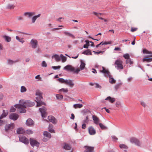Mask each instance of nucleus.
<instances>
[{"mask_svg":"<svg viewBox=\"0 0 152 152\" xmlns=\"http://www.w3.org/2000/svg\"><path fill=\"white\" fill-rule=\"evenodd\" d=\"M63 33L66 35L68 36L69 37H71L73 39L75 38V36L69 32H68L66 31H65L63 32Z\"/></svg>","mask_w":152,"mask_h":152,"instance_id":"nucleus-24","label":"nucleus"},{"mask_svg":"<svg viewBox=\"0 0 152 152\" xmlns=\"http://www.w3.org/2000/svg\"><path fill=\"white\" fill-rule=\"evenodd\" d=\"M60 58H61L62 61L63 62H65L66 60V57L64 56L62 54L60 55Z\"/></svg>","mask_w":152,"mask_h":152,"instance_id":"nucleus-38","label":"nucleus"},{"mask_svg":"<svg viewBox=\"0 0 152 152\" xmlns=\"http://www.w3.org/2000/svg\"><path fill=\"white\" fill-rule=\"evenodd\" d=\"M8 64L10 65H12L13 64L15 63L18 61H13L12 60L8 59L7 60Z\"/></svg>","mask_w":152,"mask_h":152,"instance_id":"nucleus-41","label":"nucleus"},{"mask_svg":"<svg viewBox=\"0 0 152 152\" xmlns=\"http://www.w3.org/2000/svg\"><path fill=\"white\" fill-rule=\"evenodd\" d=\"M26 133L28 134H32L33 133V132L31 130H28L26 132Z\"/></svg>","mask_w":152,"mask_h":152,"instance_id":"nucleus-51","label":"nucleus"},{"mask_svg":"<svg viewBox=\"0 0 152 152\" xmlns=\"http://www.w3.org/2000/svg\"><path fill=\"white\" fill-rule=\"evenodd\" d=\"M48 119L49 121L54 124H56V121L55 118L51 115L48 116Z\"/></svg>","mask_w":152,"mask_h":152,"instance_id":"nucleus-17","label":"nucleus"},{"mask_svg":"<svg viewBox=\"0 0 152 152\" xmlns=\"http://www.w3.org/2000/svg\"><path fill=\"white\" fill-rule=\"evenodd\" d=\"M16 110V109L13 107H11L10 109V112H14Z\"/></svg>","mask_w":152,"mask_h":152,"instance_id":"nucleus-60","label":"nucleus"},{"mask_svg":"<svg viewBox=\"0 0 152 152\" xmlns=\"http://www.w3.org/2000/svg\"><path fill=\"white\" fill-rule=\"evenodd\" d=\"M140 104L144 107H146L147 106L146 104L144 102H142V101L141 102H140Z\"/></svg>","mask_w":152,"mask_h":152,"instance_id":"nucleus-56","label":"nucleus"},{"mask_svg":"<svg viewBox=\"0 0 152 152\" xmlns=\"http://www.w3.org/2000/svg\"><path fill=\"white\" fill-rule=\"evenodd\" d=\"M143 53L144 54H149L152 55V52H151L145 49H144L143 50Z\"/></svg>","mask_w":152,"mask_h":152,"instance_id":"nucleus-40","label":"nucleus"},{"mask_svg":"<svg viewBox=\"0 0 152 152\" xmlns=\"http://www.w3.org/2000/svg\"><path fill=\"white\" fill-rule=\"evenodd\" d=\"M114 50L116 51H121V49L120 48L115 47L114 49Z\"/></svg>","mask_w":152,"mask_h":152,"instance_id":"nucleus-61","label":"nucleus"},{"mask_svg":"<svg viewBox=\"0 0 152 152\" xmlns=\"http://www.w3.org/2000/svg\"><path fill=\"white\" fill-rule=\"evenodd\" d=\"M152 57V55H148L145 56L143 59V61H147V62H151L152 61V58H149Z\"/></svg>","mask_w":152,"mask_h":152,"instance_id":"nucleus-16","label":"nucleus"},{"mask_svg":"<svg viewBox=\"0 0 152 152\" xmlns=\"http://www.w3.org/2000/svg\"><path fill=\"white\" fill-rule=\"evenodd\" d=\"M52 68L54 69H60V68H61V66H53L52 67Z\"/></svg>","mask_w":152,"mask_h":152,"instance_id":"nucleus-58","label":"nucleus"},{"mask_svg":"<svg viewBox=\"0 0 152 152\" xmlns=\"http://www.w3.org/2000/svg\"><path fill=\"white\" fill-rule=\"evenodd\" d=\"M8 114V112L7 111L5 112L4 110H3V113L1 115L0 117V119H1L7 116Z\"/></svg>","mask_w":152,"mask_h":152,"instance_id":"nucleus-27","label":"nucleus"},{"mask_svg":"<svg viewBox=\"0 0 152 152\" xmlns=\"http://www.w3.org/2000/svg\"><path fill=\"white\" fill-rule=\"evenodd\" d=\"M99 126L101 129H106V127L102 123L99 124Z\"/></svg>","mask_w":152,"mask_h":152,"instance_id":"nucleus-52","label":"nucleus"},{"mask_svg":"<svg viewBox=\"0 0 152 152\" xmlns=\"http://www.w3.org/2000/svg\"><path fill=\"white\" fill-rule=\"evenodd\" d=\"M106 100H108L109 102L111 103H113L115 101V99L114 98H112L110 96H108L105 99Z\"/></svg>","mask_w":152,"mask_h":152,"instance_id":"nucleus-23","label":"nucleus"},{"mask_svg":"<svg viewBox=\"0 0 152 152\" xmlns=\"http://www.w3.org/2000/svg\"><path fill=\"white\" fill-rule=\"evenodd\" d=\"M63 147L64 149L67 150H70L71 148L70 145L67 143H64V145Z\"/></svg>","mask_w":152,"mask_h":152,"instance_id":"nucleus-25","label":"nucleus"},{"mask_svg":"<svg viewBox=\"0 0 152 152\" xmlns=\"http://www.w3.org/2000/svg\"><path fill=\"white\" fill-rule=\"evenodd\" d=\"M19 140L20 141L23 142L25 144L29 143V140L26 137L23 135H20L19 136Z\"/></svg>","mask_w":152,"mask_h":152,"instance_id":"nucleus-6","label":"nucleus"},{"mask_svg":"<svg viewBox=\"0 0 152 152\" xmlns=\"http://www.w3.org/2000/svg\"><path fill=\"white\" fill-rule=\"evenodd\" d=\"M58 80L61 83H65V81L66 80H65L63 78H59L58 79Z\"/></svg>","mask_w":152,"mask_h":152,"instance_id":"nucleus-46","label":"nucleus"},{"mask_svg":"<svg viewBox=\"0 0 152 152\" xmlns=\"http://www.w3.org/2000/svg\"><path fill=\"white\" fill-rule=\"evenodd\" d=\"M56 97L57 99L59 100H61L63 98V96L59 94H56Z\"/></svg>","mask_w":152,"mask_h":152,"instance_id":"nucleus-39","label":"nucleus"},{"mask_svg":"<svg viewBox=\"0 0 152 152\" xmlns=\"http://www.w3.org/2000/svg\"><path fill=\"white\" fill-rule=\"evenodd\" d=\"M64 69L68 71H70L77 73H78L80 70L79 68L76 69L70 65H68L64 67Z\"/></svg>","mask_w":152,"mask_h":152,"instance_id":"nucleus-3","label":"nucleus"},{"mask_svg":"<svg viewBox=\"0 0 152 152\" xmlns=\"http://www.w3.org/2000/svg\"><path fill=\"white\" fill-rule=\"evenodd\" d=\"M123 57L126 59H129V55L128 54H126L123 55Z\"/></svg>","mask_w":152,"mask_h":152,"instance_id":"nucleus-49","label":"nucleus"},{"mask_svg":"<svg viewBox=\"0 0 152 152\" xmlns=\"http://www.w3.org/2000/svg\"><path fill=\"white\" fill-rule=\"evenodd\" d=\"M30 44L32 48L35 49L38 45V42L36 39H32L30 41Z\"/></svg>","mask_w":152,"mask_h":152,"instance_id":"nucleus-11","label":"nucleus"},{"mask_svg":"<svg viewBox=\"0 0 152 152\" xmlns=\"http://www.w3.org/2000/svg\"><path fill=\"white\" fill-rule=\"evenodd\" d=\"M126 64H133V62L132 61L130 58L127 59L126 61Z\"/></svg>","mask_w":152,"mask_h":152,"instance_id":"nucleus-50","label":"nucleus"},{"mask_svg":"<svg viewBox=\"0 0 152 152\" xmlns=\"http://www.w3.org/2000/svg\"><path fill=\"white\" fill-rule=\"evenodd\" d=\"M44 135L46 137H47L49 138H50L51 137V134L47 131H45L44 132Z\"/></svg>","mask_w":152,"mask_h":152,"instance_id":"nucleus-36","label":"nucleus"},{"mask_svg":"<svg viewBox=\"0 0 152 152\" xmlns=\"http://www.w3.org/2000/svg\"><path fill=\"white\" fill-rule=\"evenodd\" d=\"M47 66V64L45 61H42L41 64V66L42 67H46Z\"/></svg>","mask_w":152,"mask_h":152,"instance_id":"nucleus-45","label":"nucleus"},{"mask_svg":"<svg viewBox=\"0 0 152 152\" xmlns=\"http://www.w3.org/2000/svg\"><path fill=\"white\" fill-rule=\"evenodd\" d=\"M41 15L40 14H39L38 15L36 16H34L32 18V22L33 23L35 22V21L39 17H40Z\"/></svg>","mask_w":152,"mask_h":152,"instance_id":"nucleus-31","label":"nucleus"},{"mask_svg":"<svg viewBox=\"0 0 152 152\" xmlns=\"http://www.w3.org/2000/svg\"><path fill=\"white\" fill-rule=\"evenodd\" d=\"M80 62L81 64L80 66V68H79L80 69V70H82L84 69L86 65L85 63H84L83 61L81 60L80 61Z\"/></svg>","mask_w":152,"mask_h":152,"instance_id":"nucleus-29","label":"nucleus"},{"mask_svg":"<svg viewBox=\"0 0 152 152\" xmlns=\"http://www.w3.org/2000/svg\"><path fill=\"white\" fill-rule=\"evenodd\" d=\"M121 103L119 102H117L115 103V105L117 107H119L121 106Z\"/></svg>","mask_w":152,"mask_h":152,"instance_id":"nucleus-55","label":"nucleus"},{"mask_svg":"<svg viewBox=\"0 0 152 152\" xmlns=\"http://www.w3.org/2000/svg\"><path fill=\"white\" fill-rule=\"evenodd\" d=\"M42 93L39 90H37L36 91V95L38 96H42Z\"/></svg>","mask_w":152,"mask_h":152,"instance_id":"nucleus-37","label":"nucleus"},{"mask_svg":"<svg viewBox=\"0 0 152 152\" xmlns=\"http://www.w3.org/2000/svg\"><path fill=\"white\" fill-rule=\"evenodd\" d=\"M96 68H97L99 69L100 72L103 73L104 74V76L105 77H109V82L112 84L115 83L116 81L110 75V72L109 71L103 66H102L97 64H96L95 66Z\"/></svg>","mask_w":152,"mask_h":152,"instance_id":"nucleus-2","label":"nucleus"},{"mask_svg":"<svg viewBox=\"0 0 152 152\" xmlns=\"http://www.w3.org/2000/svg\"><path fill=\"white\" fill-rule=\"evenodd\" d=\"M122 64L123 62L121 60H117L115 62V67L118 69H122L124 68Z\"/></svg>","mask_w":152,"mask_h":152,"instance_id":"nucleus-4","label":"nucleus"},{"mask_svg":"<svg viewBox=\"0 0 152 152\" xmlns=\"http://www.w3.org/2000/svg\"><path fill=\"white\" fill-rule=\"evenodd\" d=\"M82 127L83 129H85V128H86V124H83L82 125Z\"/></svg>","mask_w":152,"mask_h":152,"instance_id":"nucleus-64","label":"nucleus"},{"mask_svg":"<svg viewBox=\"0 0 152 152\" xmlns=\"http://www.w3.org/2000/svg\"><path fill=\"white\" fill-rule=\"evenodd\" d=\"M34 12H26L24 14V15L28 18H30L35 15Z\"/></svg>","mask_w":152,"mask_h":152,"instance_id":"nucleus-15","label":"nucleus"},{"mask_svg":"<svg viewBox=\"0 0 152 152\" xmlns=\"http://www.w3.org/2000/svg\"><path fill=\"white\" fill-rule=\"evenodd\" d=\"M65 84L71 88H72L74 86V83L73 82V81L72 80H66L65 81Z\"/></svg>","mask_w":152,"mask_h":152,"instance_id":"nucleus-13","label":"nucleus"},{"mask_svg":"<svg viewBox=\"0 0 152 152\" xmlns=\"http://www.w3.org/2000/svg\"><path fill=\"white\" fill-rule=\"evenodd\" d=\"M122 83H118V84H116L115 85V90L116 91H117V90L119 89V88L121 86V85H122Z\"/></svg>","mask_w":152,"mask_h":152,"instance_id":"nucleus-42","label":"nucleus"},{"mask_svg":"<svg viewBox=\"0 0 152 152\" xmlns=\"http://www.w3.org/2000/svg\"><path fill=\"white\" fill-rule=\"evenodd\" d=\"M73 106L75 108L77 109V108H80L82 107L83 105L82 104H74Z\"/></svg>","mask_w":152,"mask_h":152,"instance_id":"nucleus-35","label":"nucleus"},{"mask_svg":"<svg viewBox=\"0 0 152 152\" xmlns=\"http://www.w3.org/2000/svg\"><path fill=\"white\" fill-rule=\"evenodd\" d=\"M26 88L24 86H22L21 87L20 91L21 92H24L26 91Z\"/></svg>","mask_w":152,"mask_h":152,"instance_id":"nucleus-43","label":"nucleus"},{"mask_svg":"<svg viewBox=\"0 0 152 152\" xmlns=\"http://www.w3.org/2000/svg\"><path fill=\"white\" fill-rule=\"evenodd\" d=\"M104 52V51H100L99 52H96L95 51H93V52L95 54H96L97 55H98L100 53L103 54Z\"/></svg>","mask_w":152,"mask_h":152,"instance_id":"nucleus-57","label":"nucleus"},{"mask_svg":"<svg viewBox=\"0 0 152 152\" xmlns=\"http://www.w3.org/2000/svg\"><path fill=\"white\" fill-rule=\"evenodd\" d=\"M82 53L87 55H92V53L91 52V50L89 49H88L84 51Z\"/></svg>","mask_w":152,"mask_h":152,"instance_id":"nucleus-30","label":"nucleus"},{"mask_svg":"<svg viewBox=\"0 0 152 152\" xmlns=\"http://www.w3.org/2000/svg\"><path fill=\"white\" fill-rule=\"evenodd\" d=\"M52 58H54L55 60L57 61H59L60 60V57L59 55L56 54L52 56Z\"/></svg>","mask_w":152,"mask_h":152,"instance_id":"nucleus-32","label":"nucleus"},{"mask_svg":"<svg viewBox=\"0 0 152 152\" xmlns=\"http://www.w3.org/2000/svg\"><path fill=\"white\" fill-rule=\"evenodd\" d=\"M39 110L41 113L42 118H46L47 115L46 112V108L45 107H43L42 108H39Z\"/></svg>","mask_w":152,"mask_h":152,"instance_id":"nucleus-9","label":"nucleus"},{"mask_svg":"<svg viewBox=\"0 0 152 152\" xmlns=\"http://www.w3.org/2000/svg\"><path fill=\"white\" fill-rule=\"evenodd\" d=\"M14 127V124L11 123L10 124H8L5 126V130L7 132H9L10 131L12 130Z\"/></svg>","mask_w":152,"mask_h":152,"instance_id":"nucleus-7","label":"nucleus"},{"mask_svg":"<svg viewBox=\"0 0 152 152\" xmlns=\"http://www.w3.org/2000/svg\"><path fill=\"white\" fill-rule=\"evenodd\" d=\"M93 13L96 16H97L99 19H101V20H103L104 18L100 17V16L102 14L101 13H98L96 12H93Z\"/></svg>","mask_w":152,"mask_h":152,"instance_id":"nucleus-33","label":"nucleus"},{"mask_svg":"<svg viewBox=\"0 0 152 152\" xmlns=\"http://www.w3.org/2000/svg\"><path fill=\"white\" fill-rule=\"evenodd\" d=\"M112 43V42L111 41H110L108 42H101L99 44L97 45L96 46V47L97 48L99 47H100L102 45H107V44H111Z\"/></svg>","mask_w":152,"mask_h":152,"instance_id":"nucleus-18","label":"nucleus"},{"mask_svg":"<svg viewBox=\"0 0 152 152\" xmlns=\"http://www.w3.org/2000/svg\"><path fill=\"white\" fill-rule=\"evenodd\" d=\"M53 125L51 124H50L49 126V131L51 133H54V130L53 129Z\"/></svg>","mask_w":152,"mask_h":152,"instance_id":"nucleus-34","label":"nucleus"},{"mask_svg":"<svg viewBox=\"0 0 152 152\" xmlns=\"http://www.w3.org/2000/svg\"><path fill=\"white\" fill-rule=\"evenodd\" d=\"M19 102V104H15V107L19 109L20 112L21 113H23L26 112V107H31L35 104L34 102H32L29 100L26 101L23 99L20 100Z\"/></svg>","mask_w":152,"mask_h":152,"instance_id":"nucleus-1","label":"nucleus"},{"mask_svg":"<svg viewBox=\"0 0 152 152\" xmlns=\"http://www.w3.org/2000/svg\"><path fill=\"white\" fill-rule=\"evenodd\" d=\"M17 133L18 134H23L25 133L24 129L21 128H18L17 130Z\"/></svg>","mask_w":152,"mask_h":152,"instance_id":"nucleus-28","label":"nucleus"},{"mask_svg":"<svg viewBox=\"0 0 152 152\" xmlns=\"http://www.w3.org/2000/svg\"><path fill=\"white\" fill-rule=\"evenodd\" d=\"M85 42L86 43V44L87 45V46L88 47L90 45L89 44V42H90V41L86 40L85 41Z\"/></svg>","mask_w":152,"mask_h":152,"instance_id":"nucleus-62","label":"nucleus"},{"mask_svg":"<svg viewBox=\"0 0 152 152\" xmlns=\"http://www.w3.org/2000/svg\"><path fill=\"white\" fill-rule=\"evenodd\" d=\"M86 150L85 152H94V147H89L87 146H85Z\"/></svg>","mask_w":152,"mask_h":152,"instance_id":"nucleus-22","label":"nucleus"},{"mask_svg":"<svg viewBox=\"0 0 152 152\" xmlns=\"http://www.w3.org/2000/svg\"><path fill=\"white\" fill-rule=\"evenodd\" d=\"M16 5V3L15 1H13L9 3L6 7V9H13Z\"/></svg>","mask_w":152,"mask_h":152,"instance_id":"nucleus-8","label":"nucleus"},{"mask_svg":"<svg viewBox=\"0 0 152 152\" xmlns=\"http://www.w3.org/2000/svg\"><path fill=\"white\" fill-rule=\"evenodd\" d=\"M42 96H38L36 97V99L37 101H36L37 102V107H38L42 105H46L45 103L41 101V99H42Z\"/></svg>","mask_w":152,"mask_h":152,"instance_id":"nucleus-5","label":"nucleus"},{"mask_svg":"<svg viewBox=\"0 0 152 152\" xmlns=\"http://www.w3.org/2000/svg\"><path fill=\"white\" fill-rule=\"evenodd\" d=\"M120 148H124L125 149H127V146L124 144H121L119 145Z\"/></svg>","mask_w":152,"mask_h":152,"instance_id":"nucleus-44","label":"nucleus"},{"mask_svg":"<svg viewBox=\"0 0 152 152\" xmlns=\"http://www.w3.org/2000/svg\"><path fill=\"white\" fill-rule=\"evenodd\" d=\"M92 118L95 124H98L100 121V120L96 116L93 115Z\"/></svg>","mask_w":152,"mask_h":152,"instance_id":"nucleus-20","label":"nucleus"},{"mask_svg":"<svg viewBox=\"0 0 152 152\" xmlns=\"http://www.w3.org/2000/svg\"><path fill=\"white\" fill-rule=\"evenodd\" d=\"M17 19L19 20H23V18L21 16H18Z\"/></svg>","mask_w":152,"mask_h":152,"instance_id":"nucleus-63","label":"nucleus"},{"mask_svg":"<svg viewBox=\"0 0 152 152\" xmlns=\"http://www.w3.org/2000/svg\"><path fill=\"white\" fill-rule=\"evenodd\" d=\"M16 39L20 42H21L22 43H23L24 42V41H23V38L20 39L19 37L18 36H16Z\"/></svg>","mask_w":152,"mask_h":152,"instance_id":"nucleus-47","label":"nucleus"},{"mask_svg":"<svg viewBox=\"0 0 152 152\" xmlns=\"http://www.w3.org/2000/svg\"><path fill=\"white\" fill-rule=\"evenodd\" d=\"M95 87L96 88H101V86L98 83H95Z\"/></svg>","mask_w":152,"mask_h":152,"instance_id":"nucleus-59","label":"nucleus"},{"mask_svg":"<svg viewBox=\"0 0 152 152\" xmlns=\"http://www.w3.org/2000/svg\"><path fill=\"white\" fill-rule=\"evenodd\" d=\"M89 133L91 135H94L96 133V131L94 128L92 126L88 128Z\"/></svg>","mask_w":152,"mask_h":152,"instance_id":"nucleus-19","label":"nucleus"},{"mask_svg":"<svg viewBox=\"0 0 152 152\" xmlns=\"http://www.w3.org/2000/svg\"><path fill=\"white\" fill-rule=\"evenodd\" d=\"M130 141L132 143H134L136 145L140 146L141 144L139 140L137 138L133 137H132L130 139Z\"/></svg>","mask_w":152,"mask_h":152,"instance_id":"nucleus-10","label":"nucleus"},{"mask_svg":"<svg viewBox=\"0 0 152 152\" xmlns=\"http://www.w3.org/2000/svg\"><path fill=\"white\" fill-rule=\"evenodd\" d=\"M111 137L113 140L114 141H116L118 140V138L115 136H112Z\"/></svg>","mask_w":152,"mask_h":152,"instance_id":"nucleus-54","label":"nucleus"},{"mask_svg":"<svg viewBox=\"0 0 152 152\" xmlns=\"http://www.w3.org/2000/svg\"><path fill=\"white\" fill-rule=\"evenodd\" d=\"M30 142L31 145L33 147L34 146L38 147L39 144V143L33 138L30 139Z\"/></svg>","mask_w":152,"mask_h":152,"instance_id":"nucleus-12","label":"nucleus"},{"mask_svg":"<svg viewBox=\"0 0 152 152\" xmlns=\"http://www.w3.org/2000/svg\"><path fill=\"white\" fill-rule=\"evenodd\" d=\"M33 121L30 118H29L26 121V124L29 126H31L34 124Z\"/></svg>","mask_w":152,"mask_h":152,"instance_id":"nucleus-21","label":"nucleus"},{"mask_svg":"<svg viewBox=\"0 0 152 152\" xmlns=\"http://www.w3.org/2000/svg\"><path fill=\"white\" fill-rule=\"evenodd\" d=\"M88 37L91 38L92 39L94 40H97V41H99V40H100V39L101 38V36H100L98 37L97 38V39H94V38H92V37H91L90 36H88Z\"/></svg>","mask_w":152,"mask_h":152,"instance_id":"nucleus-53","label":"nucleus"},{"mask_svg":"<svg viewBox=\"0 0 152 152\" xmlns=\"http://www.w3.org/2000/svg\"><path fill=\"white\" fill-rule=\"evenodd\" d=\"M19 117L18 115L15 113L11 114L9 116L10 118L13 120H16Z\"/></svg>","mask_w":152,"mask_h":152,"instance_id":"nucleus-14","label":"nucleus"},{"mask_svg":"<svg viewBox=\"0 0 152 152\" xmlns=\"http://www.w3.org/2000/svg\"><path fill=\"white\" fill-rule=\"evenodd\" d=\"M2 38H4L6 41L7 42H10L11 40V38L9 36L6 35H3L2 36Z\"/></svg>","mask_w":152,"mask_h":152,"instance_id":"nucleus-26","label":"nucleus"},{"mask_svg":"<svg viewBox=\"0 0 152 152\" xmlns=\"http://www.w3.org/2000/svg\"><path fill=\"white\" fill-rule=\"evenodd\" d=\"M68 90L67 88H62L59 90V92H60L62 91L64 92H67Z\"/></svg>","mask_w":152,"mask_h":152,"instance_id":"nucleus-48","label":"nucleus"}]
</instances>
